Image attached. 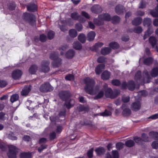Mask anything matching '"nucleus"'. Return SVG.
I'll return each mask as SVG.
<instances>
[{
    "mask_svg": "<svg viewBox=\"0 0 158 158\" xmlns=\"http://www.w3.org/2000/svg\"><path fill=\"white\" fill-rule=\"evenodd\" d=\"M110 76V73L108 71H105L103 72L101 75V78L103 80L108 79Z\"/></svg>",
    "mask_w": 158,
    "mask_h": 158,
    "instance_id": "27",
    "label": "nucleus"
},
{
    "mask_svg": "<svg viewBox=\"0 0 158 158\" xmlns=\"http://www.w3.org/2000/svg\"><path fill=\"white\" fill-rule=\"evenodd\" d=\"M9 150L7 155L9 158H15L18 152V148L15 146L10 145L8 146Z\"/></svg>",
    "mask_w": 158,
    "mask_h": 158,
    "instance_id": "5",
    "label": "nucleus"
},
{
    "mask_svg": "<svg viewBox=\"0 0 158 158\" xmlns=\"http://www.w3.org/2000/svg\"><path fill=\"white\" fill-rule=\"evenodd\" d=\"M104 90L103 89L101 90L97 95L93 97L94 99L96 100L102 98L104 94Z\"/></svg>",
    "mask_w": 158,
    "mask_h": 158,
    "instance_id": "41",
    "label": "nucleus"
},
{
    "mask_svg": "<svg viewBox=\"0 0 158 158\" xmlns=\"http://www.w3.org/2000/svg\"><path fill=\"white\" fill-rule=\"evenodd\" d=\"M98 17L99 18L102 19L103 21L104 20L109 21L111 19L110 15L108 14H102L99 15Z\"/></svg>",
    "mask_w": 158,
    "mask_h": 158,
    "instance_id": "19",
    "label": "nucleus"
},
{
    "mask_svg": "<svg viewBox=\"0 0 158 158\" xmlns=\"http://www.w3.org/2000/svg\"><path fill=\"white\" fill-rule=\"evenodd\" d=\"M146 6V3L145 2L141 1L139 4V8L143 9Z\"/></svg>",
    "mask_w": 158,
    "mask_h": 158,
    "instance_id": "62",
    "label": "nucleus"
},
{
    "mask_svg": "<svg viewBox=\"0 0 158 158\" xmlns=\"http://www.w3.org/2000/svg\"><path fill=\"white\" fill-rule=\"evenodd\" d=\"M111 49L108 47H106L102 49L101 52V53L104 55L108 54L111 51Z\"/></svg>",
    "mask_w": 158,
    "mask_h": 158,
    "instance_id": "28",
    "label": "nucleus"
},
{
    "mask_svg": "<svg viewBox=\"0 0 158 158\" xmlns=\"http://www.w3.org/2000/svg\"><path fill=\"white\" fill-rule=\"evenodd\" d=\"M135 80L138 83H141L143 81L144 83H148L150 82L151 77L149 75L148 71L145 70L143 73V77H141V72L139 71L135 74Z\"/></svg>",
    "mask_w": 158,
    "mask_h": 158,
    "instance_id": "1",
    "label": "nucleus"
},
{
    "mask_svg": "<svg viewBox=\"0 0 158 158\" xmlns=\"http://www.w3.org/2000/svg\"><path fill=\"white\" fill-rule=\"evenodd\" d=\"M158 75V68H155L152 70L151 72V76L150 75H149L152 78V77H155L157 76Z\"/></svg>",
    "mask_w": 158,
    "mask_h": 158,
    "instance_id": "39",
    "label": "nucleus"
},
{
    "mask_svg": "<svg viewBox=\"0 0 158 158\" xmlns=\"http://www.w3.org/2000/svg\"><path fill=\"white\" fill-rule=\"evenodd\" d=\"M142 21V19L141 17H137L135 18L132 21V24L134 25H138L140 24Z\"/></svg>",
    "mask_w": 158,
    "mask_h": 158,
    "instance_id": "18",
    "label": "nucleus"
},
{
    "mask_svg": "<svg viewBox=\"0 0 158 158\" xmlns=\"http://www.w3.org/2000/svg\"><path fill=\"white\" fill-rule=\"evenodd\" d=\"M58 53L53 52L51 53L49 55V58L54 60L52 63L53 66L54 68L59 67L61 64V59L58 57Z\"/></svg>",
    "mask_w": 158,
    "mask_h": 158,
    "instance_id": "3",
    "label": "nucleus"
},
{
    "mask_svg": "<svg viewBox=\"0 0 158 158\" xmlns=\"http://www.w3.org/2000/svg\"><path fill=\"white\" fill-rule=\"evenodd\" d=\"M49 64L50 62L49 61H43L39 68L40 71L44 73L48 72L50 69L49 67Z\"/></svg>",
    "mask_w": 158,
    "mask_h": 158,
    "instance_id": "6",
    "label": "nucleus"
},
{
    "mask_svg": "<svg viewBox=\"0 0 158 158\" xmlns=\"http://www.w3.org/2000/svg\"><path fill=\"white\" fill-rule=\"evenodd\" d=\"M91 10L93 13L98 14L101 12L102 9L99 5H95L91 8Z\"/></svg>",
    "mask_w": 158,
    "mask_h": 158,
    "instance_id": "11",
    "label": "nucleus"
},
{
    "mask_svg": "<svg viewBox=\"0 0 158 158\" xmlns=\"http://www.w3.org/2000/svg\"><path fill=\"white\" fill-rule=\"evenodd\" d=\"M73 47L76 50H80L81 49L82 46L81 43L78 41H77L74 42L73 44Z\"/></svg>",
    "mask_w": 158,
    "mask_h": 158,
    "instance_id": "31",
    "label": "nucleus"
},
{
    "mask_svg": "<svg viewBox=\"0 0 158 158\" xmlns=\"http://www.w3.org/2000/svg\"><path fill=\"white\" fill-rule=\"evenodd\" d=\"M103 89L106 90L105 94L106 96L108 98H113V91L110 88H108L107 85L105 83L103 86Z\"/></svg>",
    "mask_w": 158,
    "mask_h": 158,
    "instance_id": "8",
    "label": "nucleus"
},
{
    "mask_svg": "<svg viewBox=\"0 0 158 158\" xmlns=\"http://www.w3.org/2000/svg\"><path fill=\"white\" fill-rule=\"evenodd\" d=\"M105 65L103 64H99L96 68L95 72L97 74H99L104 69Z\"/></svg>",
    "mask_w": 158,
    "mask_h": 158,
    "instance_id": "24",
    "label": "nucleus"
},
{
    "mask_svg": "<svg viewBox=\"0 0 158 158\" xmlns=\"http://www.w3.org/2000/svg\"><path fill=\"white\" fill-rule=\"evenodd\" d=\"M53 88L48 83H45L42 85L40 88V91L42 92H47L52 91Z\"/></svg>",
    "mask_w": 158,
    "mask_h": 158,
    "instance_id": "7",
    "label": "nucleus"
},
{
    "mask_svg": "<svg viewBox=\"0 0 158 158\" xmlns=\"http://www.w3.org/2000/svg\"><path fill=\"white\" fill-rule=\"evenodd\" d=\"M112 23L114 24H115L120 22V18L118 16L115 15L112 18Z\"/></svg>",
    "mask_w": 158,
    "mask_h": 158,
    "instance_id": "48",
    "label": "nucleus"
},
{
    "mask_svg": "<svg viewBox=\"0 0 158 158\" xmlns=\"http://www.w3.org/2000/svg\"><path fill=\"white\" fill-rule=\"evenodd\" d=\"M27 6V10L29 11L34 12L37 9V6L34 3L29 4Z\"/></svg>",
    "mask_w": 158,
    "mask_h": 158,
    "instance_id": "17",
    "label": "nucleus"
},
{
    "mask_svg": "<svg viewBox=\"0 0 158 158\" xmlns=\"http://www.w3.org/2000/svg\"><path fill=\"white\" fill-rule=\"evenodd\" d=\"M30 91V88L29 87H25L21 92V94L23 96L27 95Z\"/></svg>",
    "mask_w": 158,
    "mask_h": 158,
    "instance_id": "45",
    "label": "nucleus"
},
{
    "mask_svg": "<svg viewBox=\"0 0 158 158\" xmlns=\"http://www.w3.org/2000/svg\"><path fill=\"white\" fill-rule=\"evenodd\" d=\"M143 23L144 26H147L149 27L151 24L152 21L150 18H146L144 19Z\"/></svg>",
    "mask_w": 158,
    "mask_h": 158,
    "instance_id": "37",
    "label": "nucleus"
},
{
    "mask_svg": "<svg viewBox=\"0 0 158 158\" xmlns=\"http://www.w3.org/2000/svg\"><path fill=\"white\" fill-rule=\"evenodd\" d=\"M74 101L73 99H71L69 101H66L64 104V105L68 109L70 108L74 104Z\"/></svg>",
    "mask_w": 158,
    "mask_h": 158,
    "instance_id": "20",
    "label": "nucleus"
},
{
    "mask_svg": "<svg viewBox=\"0 0 158 158\" xmlns=\"http://www.w3.org/2000/svg\"><path fill=\"white\" fill-rule=\"evenodd\" d=\"M143 141L148 142L149 141V137L148 136L147 134L144 133L142 134L141 137Z\"/></svg>",
    "mask_w": 158,
    "mask_h": 158,
    "instance_id": "50",
    "label": "nucleus"
},
{
    "mask_svg": "<svg viewBox=\"0 0 158 158\" xmlns=\"http://www.w3.org/2000/svg\"><path fill=\"white\" fill-rule=\"evenodd\" d=\"M47 39L46 36L44 34H42L40 35V39L41 41L44 42Z\"/></svg>",
    "mask_w": 158,
    "mask_h": 158,
    "instance_id": "60",
    "label": "nucleus"
},
{
    "mask_svg": "<svg viewBox=\"0 0 158 158\" xmlns=\"http://www.w3.org/2000/svg\"><path fill=\"white\" fill-rule=\"evenodd\" d=\"M148 135L151 138L158 140V132L155 131H151L149 132Z\"/></svg>",
    "mask_w": 158,
    "mask_h": 158,
    "instance_id": "23",
    "label": "nucleus"
},
{
    "mask_svg": "<svg viewBox=\"0 0 158 158\" xmlns=\"http://www.w3.org/2000/svg\"><path fill=\"white\" fill-rule=\"evenodd\" d=\"M68 47L66 45H64L59 48V50L60 51V54L63 55L64 54V52L68 48Z\"/></svg>",
    "mask_w": 158,
    "mask_h": 158,
    "instance_id": "46",
    "label": "nucleus"
},
{
    "mask_svg": "<svg viewBox=\"0 0 158 158\" xmlns=\"http://www.w3.org/2000/svg\"><path fill=\"white\" fill-rule=\"evenodd\" d=\"M125 10V9L124 6L121 5L117 6L115 8L116 13L118 15L123 13Z\"/></svg>",
    "mask_w": 158,
    "mask_h": 158,
    "instance_id": "16",
    "label": "nucleus"
},
{
    "mask_svg": "<svg viewBox=\"0 0 158 158\" xmlns=\"http://www.w3.org/2000/svg\"><path fill=\"white\" fill-rule=\"evenodd\" d=\"M110 47L113 49H117L119 47L118 44L116 42H112L109 44Z\"/></svg>",
    "mask_w": 158,
    "mask_h": 158,
    "instance_id": "49",
    "label": "nucleus"
},
{
    "mask_svg": "<svg viewBox=\"0 0 158 158\" xmlns=\"http://www.w3.org/2000/svg\"><path fill=\"white\" fill-rule=\"evenodd\" d=\"M130 100V98L129 96H123L122 97V100L124 103L128 102Z\"/></svg>",
    "mask_w": 158,
    "mask_h": 158,
    "instance_id": "56",
    "label": "nucleus"
},
{
    "mask_svg": "<svg viewBox=\"0 0 158 158\" xmlns=\"http://www.w3.org/2000/svg\"><path fill=\"white\" fill-rule=\"evenodd\" d=\"M123 144L121 142L118 143L116 144V148L118 150L122 149L123 147Z\"/></svg>",
    "mask_w": 158,
    "mask_h": 158,
    "instance_id": "63",
    "label": "nucleus"
},
{
    "mask_svg": "<svg viewBox=\"0 0 158 158\" xmlns=\"http://www.w3.org/2000/svg\"><path fill=\"white\" fill-rule=\"evenodd\" d=\"M7 82L3 80H0V87H4L7 85Z\"/></svg>",
    "mask_w": 158,
    "mask_h": 158,
    "instance_id": "59",
    "label": "nucleus"
},
{
    "mask_svg": "<svg viewBox=\"0 0 158 158\" xmlns=\"http://www.w3.org/2000/svg\"><path fill=\"white\" fill-rule=\"evenodd\" d=\"M106 61V58L104 56H100L97 59V62L99 63H104Z\"/></svg>",
    "mask_w": 158,
    "mask_h": 158,
    "instance_id": "61",
    "label": "nucleus"
},
{
    "mask_svg": "<svg viewBox=\"0 0 158 158\" xmlns=\"http://www.w3.org/2000/svg\"><path fill=\"white\" fill-rule=\"evenodd\" d=\"M135 85L133 81H130L127 83V88L130 90H133L135 88Z\"/></svg>",
    "mask_w": 158,
    "mask_h": 158,
    "instance_id": "32",
    "label": "nucleus"
},
{
    "mask_svg": "<svg viewBox=\"0 0 158 158\" xmlns=\"http://www.w3.org/2000/svg\"><path fill=\"white\" fill-rule=\"evenodd\" d=\"M16 7V5L14 2H13L11 3H10L9 8V9L10 10H15Z\"/></svg>",
    "mask_w": 158,
    "mask_h": 158,
    "instance_id": "57",
    "label": "nucleus"
},
{
    "mask_svg": "<svg viewBox=\"0 0 158 158\" xmlns=\"http://www.w3.org/2000/svg\"><path fill=\"white\" fill-rule=\"evenodd\" d=\"M23 18L31 25L35 24V18L33 14L27 13H24L23 15Z\"/></svg>",
    "mask_w": 158,
    "mask_h": 158,
    "instance_id": "4",
    "label": "nucleus"
},
{
    "mask_svg": "<svg viewBox=\"0 0 158 158\" xmlns=\"http://www.w3.org/2000/svg\"><path fill=\"white\" fill-rule=\"evenodd\" d=\"M38 70V67L37 65H32L29 69V72L31 74H34Z\"/></svg>",
    "mask_w": 158,
    "mask_h": 158,
    "instance_id": "36",
    "label": "nucleus"
},
{
    "mask_svg": "<svg viewBox=\"0 0 158 158\" xmlns=\"http://www.w3.org/2000/svg\"><path fill=\"white\" fill-rule=\"evenodd\" d=\"M6 135L7 137L9 139L12 140H16L18 138L14 133L12 132L7 133Z\"/></svg>",
    "mask_w": 158,
    "mask_h": 158,
    "instance_id": "25",
    "label": "nucleus"
},
{
    "mask_svg": "<svg viewBox=\"0 0 158 158\" xmlns=\"http://www.w3.org/2000/svg\"><path fill=\"white\" fill-rule=\"evenodd\" d=\"M74 101L73 99H71L69 101H66L64 104V105L68 109L70 108L74 104Z\"/></svg>",
    "mask_w": 158,
    "mask_h": 158,
    "instance_id": "21",
    "label": "nucleus"
},
{
    "mask_svg": "<svg viewBox=\"0 0 158 158\" xmlns=\"http://www.w3.org/2000/svg\"><path fill=\"white\" fill-rule=\"evenodd\" d=\"M101 115L103 116H107L111 115V113L110 111L106 110L105 111L101 113Z\"/></svg>",
    "mask_w": 158,
    "mask_h": 158,
    "instance_id": "53",
    "label": "nucleus"
},
{
    "mask_svg": "<svg viewBox=\"0 0 158 158\" xmlns=\"http://www.w3.org/2000/svg\"><path fill=\"white\" fill-rule=\"evenodd\" d=\"M84 82L86 84L84 89L86 92L91 95L95 94L96 91L94 89V87L95 85V82L94 80L87 77L84 79Z\"/></svg>",
    "mask_w": 158,
    "mask_h": 158,
    "instance_id": "2",
    "label": "nucleus"
},
{
    "mask_svg": "<svg viewBox=\"0 0 158 158\" xmlns=\"http://www.w3.org/2000/svg\"><path fill=\"white\" fill-rule=\"evenodd\" d=\"M154 31V30L152 26L148 27V30L145 31L143 36L144 40L148 38Z\"/></svg>",
    "mask_w": 158,
    "mask_h": 158,
    "instance_id": "15",
    "label": "nucleus"
},
{
    "mask_svg": "<svg viewBox=\"0 0 158 158\" xmlns=\"http://www.w3.org/2000/svg\"><path fill=\"white\" fill-rule=\"evenodd\" d=\"M55 33L52 31H49L48 34V38L49 39L51 40L53 38L54 36Z\"/></svg>",
    "mask_w": 158,
    "mask_h": 158,
    "instance_id": "52",
    "label": "nucleus"
},
{
    "mask_svg": "<svg viewBox=\"0 0 158 158\" xmlns=\"http://www.w3.org/2000/svg\"><path fill=\"white\" fill-rule=\"evenodd\" d=\"M125 106V104H123L121 107L123 110V114L124 116H128L130 115L131 113V111L130 109L127 108H124Z\"/></svg>",
    "mask_w": 158,
    "mask_h": 158,
    "instance_id": "14",
    "label": "nucleus"
},
{
    "mask_svg": "<svg viewBox=\"0 0 158 158\" xmlns=\"http://www.w3.org/2000/svg\"><path fill=\"white\" fill-rule=\"evenodd\" d=\"M19 98V95L18 94H15L12 95L10 97V101L12 103L17 101Z\"/></svg>",
    "mask_w": 158,
    "mask_h": 158,
    "instance_id": "43",
    "label": "nucleus"
},
{
    "mask_svg": "<svg viewBox=\"0 0 158 158\" xmlns=\"http://www.w3.org/2000/svg\"><path fill=\"white\" fill-rule=\"evenodd\" d=\"M95 151L98 155H101L103 154L105 152V149L102 147L99 148H96Z\"/></svg>",
    "mask_w": 158,
    "mask_h": 158,
    "instance_id": "42",
    "label": "nucleus"
},
{
    "mask_svg": "<svg viewBox=\"0 0 158 158\" xmlns=\"http://www.w3.org/2000/svg\"><path fill=\"white\" fill-rule=\"evenodd\" d=\"M141 107V104L139 102L136 101L132 103L131 106V108L133 110L137 111L139 110Z\"/></svg>",
    "mask_w": 158,
    "mask_h": 158,
    "instance_id": "13",
    "label": "nucleus"
},
{
    "mask_svg": "<svg viewBox=\"0 0 158 158\" xmlns=\"http://www.w3.org/2000/svg\"><path fill=\"white\" fill-rule=\"evenodd\" d=\"M22 73L21 71L19 70H16L12 73V76L14 79H18L20 78Z\"/></svg>",
    "mask_w": 158,
    "mask_h": 158,
    "instance_id": "12",
    "label": "nucleus"
},
{
    "mask_svg": "<svg viewBox=\"0 0 158 158\" xmlns=\"http://www.w3.org/2000/svg\"><path fill=\"white\" fill-rule=\"evenodd\" d=\"M143 29L140 26L135 27L133 30V31L136 33H140L142 32Z\"/></svg>",
    "mask_w": 158,
    "mask_h": 158,
    "instance_id": "51",
    "label": "nucleus"
},
{
    "mask_svg": "<svg viewBox=\"0 0 158 158\" xmlns=\"http://www.w3.org/2000/svg\"><path fill=\"white\" fill-rule=\"evenodd\" d=\"M74 101L73 99H71L69 101H66L64 104V105L68 109L70 108L74 104Z\"/></svg>",
    "mask_w": 158,
    "mask_h": 158,
    "instance_id": "22",
    "label": "nucleus"
},
{
    "mask_svg": "<svg viewBox=\"0 0 158 158\" xmlns=\"http://www.w3.org/2000/svg\"><path fill=\"white\" fill-rule=\"evenodd\" d=\"M152 57H149L144 60L143 63L145 65H148L152 64Z\"/></svg>",
    "mask_w": 158,
    "mask_h": 158,
    "instance_id": "38",
    "label": "nucleus"
},
{
    "mask_svg": "<svg viewBox=\"0 0 158 158\" xmlns=\"http://www.w3.org/2000/svg\"><path fill=\"white\" fill-rule=\"evenodd\" d=\"M71 17L74 20H76L79 19L80 21L81 22H84L85 21V19L81 17L77 12H74L72 13L71 15Z\"/></svg>",
    "mask_w": 158,
    "mask_h": 158,
    "instance_id": "10",
    "label": "nucleus"
},
{
    "mask_svg": "<svg viewBox=\"0 0 158 158\" xmlns=\"http://www.w3.org/2000/svg\"><path fill=\"white\" fill-rule=\"evenodd\" d=\"M95 33L93 31H91L89 32L87 35L88 40L89 41L93 40L95 36Z\"/></svg>",
    "mask_w": 158,
    "mask_h": 158,
    "instance_id": "29",
    "label": "nucleus"
},
{
    "mask_svg": "<svg viewBox=\"0 0 158 158\" xmlns=\"http://www.w3.org/2000/svg\"><path fill=\"white\" fill-rule=\"evenodd\" d=\"M94 23L97 25H102L104 23V21L102 19L99 18L94 19Z\"/></svg>",
    "mask_w": 158,
    "mask_h": 158,
    "instance_id": "35",
    "label": "nucleus"
},
{
    "mask_svg": "<svg viewBox=\"0 0 158 158\" xmlns=\"http://www.w3.org/2000/svg\"><path fill=\"white\" fill-rule=\"evenodd\" d=\"M75 28L78 31H80L82 29V26L81 24L80 23H77L76 24L75 26Z\"/></svg>",
    "mask_w": 158,
    "mask_h": 158,
    "instance_id": "55",
    "label": "nucleus"
},
{
    "mask_svg": "<svg viewBox=\"0 0 158 158\" xmlns=\"http://www.w3.org/2000/svg\"><path fill=\"white\" fill-rule=\"evenodd\" d=\"M112 155L113 158H118L119 157L118 152L116 151H113Z\"/></svg>",
    "mask_w": 158,
    "mask_h": 158,
    "instance_id": "64",
    "label": "nucleus"
},
{
    "mask_svg": "<svg viewBox=\"0 0 158 158\" xmlns=\"http://www.w3.org/2000/svg\"><path fill=\"white\" fill-rule=\"evenodd\" d=\"M149 42L153 47H155L157 42V40L154 36H151L149 38Z\"/></svg>",
    "mask_w": 158,
    "mask_h": 158,
    "instance_id": "30",
    "label": "nucleus"
},
{
    "mask_svg": "<svg viewBox=\"0 0 158 158\" xmlns=\"http://www.w3.org/2000/svg\"><path fill=\"white\" fill-rule=\"evenodd\" d=\"M75 55V52L72 49L69 50L66 53V56L69 59L72 58Z\"/></svg>",
    "mask_w": 158,
    "mask_h": 158,
    "instance_id": "26",
    "label": "nucleus"
},
{
    "mask_svg": "<svg viewBox=\"0 0 158 158\" xmlns=\"http://www.w3.org/2000/svg\"><path fill=\"white\" fill-rule=\"evenodd\" d=\"M60 97L63 100L66 101L71 95V94L69 91H61L59 94Z\"/></svg>",
    "mask_w": 158,
    "mask_h": 158,
    "instance_id": "9",
    "label": "nucleus"
},
{
    "mask_svg": "<svg viewBox=\"0 0 158 158\" xmlns=\"http://www.w3.org/2000/svg\"><path fill=\"white\" fill-rule=\"evenodd\" d=\"M78 40L82 43H84L86 40L85 35L83 34H80L78 36Z\"/></svg>",
    "mask_w": 158,
    "mask_h": 158,
    "instance_id": "40",
    "label": "nucleus"
},
{
    "mask_svg": "<svg viewBox=\"0 0 158 158\" xmlns=\"http://www.w3.org/2000/svg\"><path fill=\"white\" fill-rule=\"evenodd\" d=\"M103 45V44L102 42H98L96 43L93 46V51H97L98 49L101 47Z\"/></svg>",
    "mask_w": 158,
    "mask_h": 158,
    "instance_id": "44",
    "label": "nucleus"
},
{
    "mask_svg": "<svg viewBox=\"0 0 158 158\" xmlns=\"http://www.w3.org/2000/svg\"><path fill=\"white\" fill-rule=\"evenodd\" d=\"M126 145L128 147H131L135 145V142L133 140H128L125 143Z\"/></svg>",
    "mask_w": 158,
    "mask_h": 158,
    "instance_id": "47",
    "label": "nucleus"
},
{
    "mask_svg": "<svg viewBox=\"0 0 158 158\" xmlns=\"http://www.w3.org/2000/svg\"><path fill=\"white\" fill-rule=\"evenodd\" d=\"M135 141V142L136 143H141L143 141V140H142V138H140V137L135 136V137L133 139Z\"/></svg>",
    "mask_w": 158,
    "mask_h": 158,
    "instance_id": "58",
    "label": "nucleus"
},
{
    "mask_svg": "<svg viewBox=\"0 0 158 158\" xmlns=\"http://www.w3.org/2000/svg\"><path fill=\"white\" fill-rule=\"evenodd\" d=\"M111 83L113 85L118 86L120 85V81L117 79L113 80L112 81Z\"/></svg>",
    "mask_w": 158,
    "mask_h": 158,
    "instance_id": "54",
    "label": "nucleus"
},
{
    "mask_svg": "<svg viewBox=\"0 0 158 158\" xmlns=\"http://www.w3.org/2000/svg\"><path fill=\"white\" fill-rule=\"evenodd\" d=\"M20 158H31V155L30 152H23L20 155Z\"/></svg>",
    "mask_w": 158,
    "mask_h": 158,
    "instance_id": "34",
    "label": "nucleus"
},
{
    "mask_svg": "<svg viewBox=\"0 0 158 158\" xmlns=\"http://www.w3.org/2000/svg\"><path fill=\"white\" fill-rule=\"evenodd\" d=\"M69 35L71 37L74 38L77 36V33L75 29H72L69 30Z\"/></svg>",
    "mask_w": 158,
    "mask_h": 158,
    "instance_id": "33",
    "label": "nucleus"
}]
</instances>
